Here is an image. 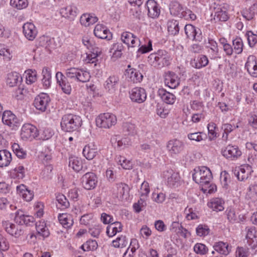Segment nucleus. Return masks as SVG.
<instances>
[{
  "label": "nucleus",
  "mask_w": 257,
  "mask_h": 257,
  "mask_svg": "<svg viewBox=\"0 0 257 257\" xmlns=\"http://www.w3.org/2000/svg\"><path fill=\"white\" fill-rule=\"evenodd\" d=\"M82 122L80 116L70 113L63 116L60 124L63 131L71 132L77 130L81 125Z\"/></svg>",
  "instance_id": "obj_1"
},
{
  "label": "nucleus",
  "mask_w": 257,
  "mask_h": 257,
  "mask_svg": "<svg viewBox=\"0 0 257 257\" xmlns=\"http://www.w3.org/2000/svg\"><path fill=\"white\" fill-rule=\"evenodd\" d=\"M192 177L196 183L202 186L208 185L212 179V173L206 167H198L194 169Z\"/></svg>",
  "instance_id": "obj_2"
},
{
  "label": "nucleus",
  "mask_w": 257,
  "mask_h": 257,
  "mask_svg": "<svg viewBox=\"0 0 257 257\" xmlns=\"http://www.w3.org/2000/svg\"><path fill=\"white\" fill-rule=\"evenodd\" d=\"M148 61L155 66L163 67L170 64V56L165 50H159L157 53L151 54Z\"/></svg>",
  "instance_id": "obj_3"
},
{
  "label": "nucleus",
  "mask_w": 257,
  "mask_h": 257,
  "mask_svg": "<svg viewBox=\"0 0 257 257\" xmlns=\"http://www.w3.org/2000/svg\"><path fill=\"white\" fill-rule=\"evenodd\" d=\"M116 121L115 115L107 112L100 114L96 117V124L99 127L108 128L115 125Z\"/></svg>",
  "instance_id": "obj_4"
},
{
  "label": "nucleus",
  "mask_w": 257,
  "mask_h": 257,
  "mask_svg": "<svg viewBox=\"0 0 257 257\" xmlns=\"http://www.w3.org/2000/svg\"><path fill=\"white\" fill-rule=\"evenodd\" d=\"M163 177L166 179L168 185L170 187L176 188L181 184V178L178 173L172 169H168L163 172Z\"/></svg>",
  "instance_id": "obj_5"
},
{
  "label": "nucleus",
  "mask_w": 257,
  "mask_h": 257,
  "mask_svg": "<svg viewBox=\"0 0 257 257\" xmlns=\"http://www.w3.org/2000/svg\"><path fill=\"white\" fill-rule=\"evenodd\" d=\"M221 153L225 158L230 161L237 160L242 154L237 146L231 145L222 148Z\"/></svg>",
  "instance_id": "obj_6"
},
{
  "label": "nucleus",
  "mask_w": 257,
  "mask_h": 257,
  "mask_svg": "<svg viewBox=\"0 0 257 257\" xmlns=\"http://www.w3.org/2000/svg\"><path fill=\"white\" fill-rule=\"evenodd\" d=\"M81 183L86 190L94 189L97 183V178L92 172H88L82 176L81 178Z\"/></svg>",
  "instance_id": "obj_7"
},
{
  "label": "nucleus",
  "mask_w": 257,
  "mask_h": 257,
  "mask_svg": "<svg viewBox=\"0 0 257 257\" xmlns=\"http://www.w3.org/2000/svg\"><path fill=\"white\" fill-rule=\"evenodd\" d=\"M188 38L193 41L201 42L202 39V32L200 29L191 24H187L184 28Z\"/></svg>",
  "instance_id": "obj_8"
},
{
  "label": "nucleus",
  "mask_w": 257,
  "mask_h": 257,
  "mask_svg": "<svg viewBox=\"0 0 257 257\" xmlns=\"http://www.w3.org/2000/svg\"><path fill=\"white\" fill-rule=\"evenodd\" d=\"M3 226L8 233L16 238L24 233L23 229L21 225H16L9 221H3Z\"/></svg>",
  "instance_id": "obj_9"
},
{
  "label": "nucleus",
  "mask_w": 257,
  "mask_h": 257,
  "mask_svg": "<svg viewBox=\"0 0 257 257\" xmlns=\"http://www.w3.org/2000/svg\"><path fill=\"white\" fill-rule=\"evenodd\" d=\"M50 101L49 95L44 93L39 94L35 99L34 105L36 109L45 111Z\"/></svg>",
  "instance_id": "obj_10"
},
{
  "label": "nucleus",
  "mask_w": 257,
  "mask_h": 257,
  "mask_svg": "<svg viewBox=\"0 0 257 257\" xmlns=\"http://www.w3.org/2000/svg\"><path fill=\"white\" fill-rule=\"evenodd\" d=\"M3 123L10 127L14 128L20 124L19 119L11 111H5L2 115Z\"/></svg>",
  "instance_id": "obj_11"
},
{
  "label": "nucleus",
  "mask_w": 257,
  "mask_h": 257,
  "mask_svg": "<svg viewBox=\"0 0 257 257\" xmlns=\"http://www.w3.org/2000/svg\"><path fill=\"white\" fill-rule=\"evenodd\" d=\"M253 171L250 166L244 165L240 166L234 170V174L239 181H244L247 179Z\"/></svg>",
  "instance_id": "obj_12"
},
{
  "label": "nucleus",
  "mask_w": 257,
  "mask_h": 257,
  "mask_svg": "<svg viewBox=\"0 0 257 257\" xmlns=\"http://www.w3.org/2000/svg\"><path fill=\"white\" fill-rule=\"evenodd\" d=\"M94 34L99 39L110 40L112 38L111 33L105 26L101 24H97L95 26Z\"/></svg>",
  "instance_id": "obj_13"
},
{
  "label": "nucleus",
  "mask_w": 257,
  "mask_h": 257,
  "mask_svg": "<svg viewBox=\"0 0 257 257\" xmlns=\"http://www.w3.org/2000/svg\"><path fill=\"white\" fill-rule=\"evenodd\" d=\"M183 143L177 139L170 140L167 145L168 151L171 155H176L181 153L184 149Z\"/></svg>",
  "instance_id": "obj_14"
},
{
  "label": "nucleus",
  "mask_w": 257,
  "mask_h": 257,
  "mask_svg": "<svg viewBox=\"0 0 257 257\" xmlns=\"http://www.w3.org/2000/svg\"><path fill=\"white\" fill-rule=\"evenodd\" d=\"M56 78L63 92L67 94H70L72 90L71 86L65 75L62 72H58L56 74Z\"/></svg>",
  "instance_id": "obj_15"
},
{
  "label": "nucleus",
  "mask_w": 257,
  "mask_h": 257,
  "mask_svg": "<svg viewBox=\"0 0 257 257\" xmlns=\"http://www.w3.org/2000/svg\"><path fill=\"white\" fill-rule=\"evenodd\" d=\"M130 98L134 102L141 103L145 101L147 98L146 91L141 87L134 88L130 92Z\"/></svg>",
  "instance_id": "obj_16"
},
{
  "label": "nucleus",
  "mask_w": 257,
  "mask_h": 257,
  "mask_svg": "<svg viewBox=\"0 0 257 257\" xmlns=\"http://www.w3.org/2000/svg\"><path fill=\"white\" fill-rule=\"evenodd\" d=\"M38 135L37 128L30 123L23 125L21 130V136L23 139H33Z\"/></svg>",
  "instance_id": "obj_17"
},
{
  "label": "nucleus",
  "mask_w": 257,
  "mask_h": 257,
  "mask_svg": "<svg viewBox=\"0 0 257 257\" xmlns=\"http://www.w3.org/2000/svg\"><path fill=\"white\" fill-rule=\"evenodd\" d=\"M148 10V15L149 17L155 19L160 14V9L159 5L154 0H148L146 4Z\"/></svg>",
  "instance_id": "obj_18"
},
{
  "label": "nucleus",
  "mask_w": 257,
  "mask_h": 257,
  "mask_svg": "<svg viewBox=\"0 0 257 257\" xmlns=\"http://www.w3.org/2000/svg\"><path fill=\"white\" fill-rule=\"evenodd\" d=\"M246 238L249 246L252 249H254L257 246L256 231L254 226H248L246 228Z\"/></svg>",
  "instance_id": "obj_19"
},
{
  "label": "nucleus",
  "mask_w": 257,
  "mask_h": 257,
  "mask_svg": "<svg viewBox=\"0 0 257 257\" xmlns=\"http://www.w3.org/2000/svg\"><path fill=\"white\" fill-rule=\"evenodd\" d=\"M245 68L251 76L257 77V60L255 56L250 55L248 57Z\"/></svg>",
  "instance_id": "obj_20"
},
{
  "label": "nucleus",
  "mask_w": 257,
  "mask_h": 257,
  "mask_svg": "<svg viewBox=\"0 0 257 257\" xmlns=\"http://www.w3.org/2000/svg\"><path fill=\"white\" fill-rule=\"evenodd\" d=\"M125 75L128 80L133 83L140 82L143 78L142 73L135 68L127 69Z\"/></svg>",
  "instance_id": "obj_21"
},
{
  "label": "nucleus",
  "mask_w": 257,
  "mask_h": 257,
  "mask_svg": "<svg viewBox=\"0 0 257 257\" xmlns=\"http://www.w3.org/2000/svg\"><path fill=\"white\" fill-rule=\"evenodd\" d=\"M23 33L26 38L30 41H33L36 37L37 31L35 25L31 23H25L23 27Z\"/></svg>",
  "instance_id": "obj_22"
},
{
  "label": "nucleus",
  "mask_w": 257,
  "mask_h": 257,
  "mask_svg": "<svg viewBox=\"0 0 257 257\" xmlns=\"http://www.w3.org/2000/svg\"><path fill=\"white\" fill-rule=\"evenodd\" d=\"M77 10L75 6L70 5L61 9L60 13L63 17L73 20L77 15Z\"/></svg>",
  "instance_id": "obj_23"
},
{
  "label": "nucleus",
  "mask_w": 257,
  "mask_h": 257,
  "mask_svg": "<svg viewBox=\"0 0 257 257\" xmlns=\"http://www.w3.org/2000/svg\"><path fill=\"white\" fill-rule=\"evenodd\" d=\"M165 83L170 88H176L180 83V79L178 76L173 72H169L165 78Z\"/></svg>",
  "instance_id": "obj_24"
},
{
  "label": "nucleus",
  "mask_w": 257,
  "mask_h": 257,
  "mask_svg": "<svg viewBox=\"0 0 257 257\" xmlns=\"http://www.w3.org/2000/svg\"><path fill=\"white\" fill-rule=\"evenodd\" d=\"M111 144L118 149H123L131 145L130 139L127 138L120 139L119 136H113L110 140Z\"/></svg>",
  "instance_id": "obj_25"
},
{
  "label": "nucleus",
  "mask_w": 257,
  "mask_h": 257,
  "mask_svg": "<svg viewBox=\"0 0 257 257\" xmlns=\"http://www.w3.org/2000/svg\"><path fill=\"white\" fill-rule=\"evenodd\" d=\"M228 18L226 8L224 7L215 8L214 20L216 22H225Z\"/></svg>",
  "instance_id": "obj_26"
},
{
  "label": "nucleus",
  "mask_w": 257,
  "mask_h": 257,
  "mask_svg": "<svg viewBox=\"0 0 257 257\" xmlns=\"http://www.w3.org/2000/svg\"><path fill=\"white\" fill-rule=\"evenodd\" d=\"M158 94L161 99L167 104H172L176 100V96L173 93L168 92L164 89H159Z\"/></svg>",
  "instance_id": "obj_27"
},
{
  "label": "nucleus",
  "mask_w": 257,
  "mask_h": 257,
  "mask_svg": "<svg viewBox=\"0 0 257 257\" xmlns=\"http://www.w3.org/2000/svg\"><path fill=\"white\" fill-rule=\"evenodd\" d=\"M22 81V77L17 72H11L8 74L7 83L10 87L17 86Z\"/></svg>",
  "instance_id": "obj_28"
},
{
  "label": "nucleus",
  "mask_w": 257,
  "mask_h": 257,
  "mask_svg": "<svg viewBox=\"0 0 257 257\" xmlns=\"http://www.w3.org/2000/svg\"><path fill=\"white\" fill-rule=\"evenodd\" d=\"M12 160L11 153L6 150L0 151V167L8 166Z\"/></svg>",
  "instance_id": "obj_29"
},
{
  "label": "nucleus",
  "mask_w": 257,
  "mask_h": 257,
  "mask_svg": "<svg viewBox=\"0 0 257 257\" xmlns=\"http://www.w3.org/2000/svg\"><path fill=\"white\" fill-rule=\"evenodd\" d=\"M97 149L93 144H89L84 147L83 150L84 156L89 160L93 159L96 155Z\"/></svg>",
  "instance_id": "obj_30"
},
{
  "label": "nucleus",
  "mask_w": 257,
  "mask_h": 257,
  "mask_svg": "<svg viewBox=\"0 0 257 257\" xmlns=\"http://www.w3.org/2000/svg\"><path fill=\"white\" fill-rule=\"evenodd\" d=\"M122 225L121 223L117 221L112 222L107 227L106 233L109 236H113L117 232H121Z\"/></svg>",
  "instance_id": "obj_31"
},
{
  "label": "nucleus",
  "mask_w": 257,
  "mask_h": 257,
  "mask_svg": "<svg viewBox=\"0 0 257 257\" xmlns=\"http://www.w3.org/2000/svg\"><path fill=\"white\" fill-rule=\"evenodd\" d=\"M129 189L128 186L126 184L119 183L116 184L114 192L116 191L117 197L123 198L124 196L127 195Z\"/></svg>",
  "instance_id": "obj_32"
},
{
  "label": "nucleus",
  "mask_w": 257,
  "mask_h": 257,
  "mask_svg": "<svg viewBox=\"0 0 257 257\" xmlns=\"http://www.w3.org/2000/svg\"><path fill=\"white\" fill-rule=\"evenodd\" d=\"M60 223L65 228H69L73 224V219L71 215L67 213H62L58 216Z\"/></svg>",
  "instance_id": "obj_33"
},
{
  "label": "nucleus",
  "mask_w": 257,
  "mask_h": 257,
  "mask_svg": "<svg viewBox=\"0 0 257 257\" xmlns=\"http://www.w3.org/2000/svg\"><path fill=\"white\" fill-rule=\"evenodd\" d=\"M42 74L43 78L42 82L43 86L45 88H49L51 84V73L50 68L45 67L42 69Z\"/></svg>",
  "instance_id": "obj_34"
},
{
  "label": "nucleus",
  "mask_w": 257,
  "mask_h": 257,
  "mask_svg": "<svg viewBox=\"0 0 257 257\" xmlns=\"http://www.w3.org/2000/svg\"><path fill=\"white\" fill-rule=\"evenodd\" d=\"M98 21L96 17L93 16L89 14H83L80 19V22L81 25L85 27L93 25Z\"/></svg>",
  "instance_id": "obj_35"
},
{
  "label": "nucleus",
  "mask_w": 257,
  "mask_h": 257,
  "mask_svg": "<svg viewBox=\"0 0 257 257\" xmlns=\"http://www.w3.org/2000/svg\"><path fill=\"white\" fill-rule=\"evenodd\" d=\"M208 63L207 57L205 55H200L191 62L192 66L197 69L206 66Z\"/></svg>",
  "instance_id": "obj_36"
},
{
  "label": "nucleus",
  "mask_w": 257,
  "mask_h": 257,
  "mask_svg": "<svg viewBox=\"0 0 257 257\" xmlns=\"http://www.w3.org/2000/svg\"><path fill=\"white\" fill-rule=\"evenodd\" d=\"M213 247L216 251L225 255H227L230 251L228 244L222 241L216 243Z\"/></svg>",
  "instance_id": "obj_37"
},
{
  "label": "nucleus",
  "mask_w": 257,
  "mask_h": 257,
  "mask_svg": "<svg viewBox=\"0 0 257 257\" xmlns=\"http://www.w3.org/2000/svg\"><path fill=\"white\" fill-rule=\"evenodd\" d=\"M69 160V166L74 171L79 172L82 170V162L79 158L76 157H70Z\"/></svg>",
  "instance_id": "obj_38"
},
{
  "label": "nucleus",
  "mask_w": 257,
  "mask_h": 257,
  "mask_svg": "<svg viewBox=\"0 0 257 257\" xmlns=\"http://www.w3.org/2000/svg\"><path fill=\"white\" fill-rule=\"evenodd\" d=\"M36 228L38 234L43 237H48L49 235V231L44 221H39L36 223Z\"/></svg>",
  "instance_id": "obj_39"
},
{
  "label": "nucleus",
  "mask_w": 257,
  "mask_h": 257,
  "mask_svg": "<svg viewBox=\"0 0 257 257\" xmlns=\"http://www.w3.org/2000/svg\"><path fill=\"white\" fill-rule=\"evenodd\" d=\"M118 82V78L117 77L111 76L105 81L104 87L108 91L114 90Z\"/></svg>",
  "instance_id": "obj_40"
},
{
  "label": "nucleus",
  "mask_w": 257,
  "mask_h": 257,
  "mask_svg": "<svg viewBox=\"0 0 257 257\" xmlns=\"http://www.w3.org/2000/svg\"><path fill=\"white\" fill-rule=\"evenodd\" d=\"M56 199L58 208L63 209L69 207V202L64 195L59 194L56 196Z\"/></svg>",
  "instance_id": "obj_41"
},
{
  "label": "nucleus",
  "mask_w": 257,
  "mask_h": 257,
  "mask_svg": "<svg viewBox=\"0 0 257 257\" xmlns=\"http://www.w3.org/2000/svg\"><path fill=\"white\" fill-rule=\"evenodd\" d=\"M168 31L170 34L175 35L179 33V22L176 20H172L168 22Z\"/></svg>",
  "instance_id": "obj_42"
},
{
  "label": "nucleus",
  "mask_w": 257,
  "mask_h": 257,
  "mask_svg": "<svg viewBox=\"0 0 257 257\" xmlns=\"http://www.w3.org/2000/svg\"><path fill=\"white\" fill-rule=\"evenodd\" d=\"M183 9L182 6L177 1L172 2L170 5V13L174 16H179Z\"/></svg>",
  "instance_id": "obj_43"
},
{
  "label": "nucleus",
  "mask_w": 257,
  "mask_h": 257,
  "mask_svg": "<svg viewBox=\"0 0 257 257\" xmlns=\"http://www.w3.org/2000/svg\"><path fill=\"white\" fill-rule=\"evenodd\" d=\"M78 68L72 67L66 70L65 76L66 79L71 80L72 81H76L78 75Z\"/></svg>",
  "instance_id": "obj_44"
},
{
  "label": "nucleus",
  "mask_w": 257,
  "mask_h": 257,
  "mask_svg": "<svg viewBox=\"0 0 257 257\" xmlns=\"http://www.w3.org/2000/svg\"><path fill=\"white\" fill-rule=\"evenodd\" d=\"M90 78V75L88 71L78 69L76 82H86L89 80Z\"/></svg>",
  "instance_id": "obj_45"
},
{
  "label": "nucleus",
  "mask_w": 257,
  "mask_h": 257,
  "mask_svg": "<svg viewBox=\"0 0 257 257\" xmlns=\"http://www.w3.org/2000/svg\"><path fill=\"white\" fill-rule=\"evenodd\" d=\"M113 245L115 247L123 248L126 247L128 244L126 237L124 235H121L117 237L116 240L112 241Z\"/></svg>",
  "instance_id": "obj_46"
},
{
  "label": "nucleus",
  "mask_w": 257,
  "mask_h": 257,
  "mask_svg": "<svg viewBox=\"0 0 257 257\" xmlns=\"http://www.w3.org/2000/svg\"><path fill=\"white\" fill-rule=\"evenodd\" d=\"M26 82L28 84L35 82L37 79V74L36 70H28L25 71Z\"/></svg>",
  "instance_id": "obj_47"
},
{
  "label": "nucleus",
  "mask_w": 257,
  "mask_h": 257,
  "mask_svg": "<svg viewBox=\"0 0 257 257\" xmlns=\"http://www.w3.org/2000/svg\"><path fill=\"white\" fill-rule=\"evenodd\" d=\"M13 151L16 155L20 159L25 158L27 154L23 148H21L19 144L14 143L12 146Z\"/></svg>",
  "instance_id": "obj_48"
},
{
  "label": "nucleus",
  "mask_w": 257,
  "mask_h": 257,
  "mask_svg": "<svg viewBox=\"0 0 257 257\" xmlns=\"http://www.w3.org/2000/svg\"><path fill=\"white\" fill-rule=\"evenodd\" d=\"M210 207L212 208L214 211L217 212L222 211L224 209L222 200L219 198L213 199L210 203Z\"/></svg>",
  "instance_id": "obj_49"
},
{
  "label": "nucleus",
  "mask_w": 257,
  "mask_h": 257,
  "mask_svg": "<svg viewBox=\"0 0 257 257\" xmlns=\"http://www.w3.org/2000/svg\"><path fill=\"white\" fill-rule=\"evenodd\" d=\"M10 4L18 10H22L27 8L28 3L27 0H11Z\"/></svg>",
  "instance_id": "obj_50"
},
{
  "label": "nucleus",
  "mask_w": 257,
  "mask_h": 257,
  "mask_svg": "<svg viewBox=\"0 0 257 257\" xmlns=\"http://www.w3.org/2000/svg\"><path fill=\"white\" fill-rule=\"evenodd\" d=\"M11 176L13 178L18 179H23L25 177L24 168L23 166H19L16 168L11 172Z\"/></svg>",
  "instance_id": "obj_51"
},
{
  "label": "nucleus",
  "mask_w": 257,
  "mask_h": 257,
  "mask_svg": "<svg viewBox=\"0 0 257 257\" xmlns=\"http://www.w3.org/2000/svg\"><path fill=\"white\" fill-rule=\"evenodd\" d=\"M232 42L235 53L237 54L241 53L243 46L242 39L240 38H236Z\"/></svg>",
  "instance_id": "obj_52"
},
{
  "label": "nucleus",
  "mask_w": 257,
  "mask_h": 257,
  "mask_svg": "<svg viewBox=\"0 0 257 257\" xmlns=\"http://www.w3.org/2000/svg\"><path fill=\"white\" fill-rule=\"evenodd\" d=\"M122 128L125 135H133L135 133V125L129 122H125L123 123Z\"/></svg>",
  "instance_id": "obj_53"
},
{
  "label": "nucleus",
  "mask_w": 257,
  "mask_h": 257,
  "mask_svg": "<svg viewBox=\"0 0 257 257\" xmlns=\"http://www.w3.org/2000/svg\"><path fill=\"white\" fill-rule=\"evenodd\" d=\"M194 251L201 255L206 254L208 251L207 247L202 243H196L194 246Z\"/></svg>",
  "instance_id": "obj_54"
},
{
  "label": "nucleus",
  "mask_w": 257,
  "mask_h": 257,
  "mask_svg": "<svg viewBox=\"0 0 257 257\" xmlns=\"http://www.w3.org/2000/svg\"><path fill=\"white\" fill-rule=\"evenodd\" d=\"M220 182L223 187L227 188L228 183L230 182L229 175L226 171L222 172L220 174Z\"/></svg>",
  "instance_id": "obj_55"
},
{
  "label": "nucleus",
  "mask_w": 257,
  "mask_h": 257,
  "mask_svg": "<svg viewBox=\"0 0 257 257\" xmlns=\"http://www.w3.org/2000/svg\"><path fill=\"white\" fill-rule=\"evenodd\" d=\"M225 212L226 213L227 219L230 222L233 223L236 221L237 216L234 209L230 208H228Z\"/></svg>",
  "instance_id": "obj_56"
},
{
  "label": "nucleus",
  "mask_w": 257,
  "mask_h": 257,
  "mask_svg": "<svg viewBox=\"0 0 257 257\" xmlns=\"http://www.w3.org/2000/svg\"><path fill=\"white\" fill-rule=\"evenodd\" d=\"M90 52L91 53L88 55L87 58L88 59L92 60L101 54V50L98 47L95 46L94 48L90 50Z\"/></svg>",
  "instance_id": "obj_57"
},
{
  "label": "nucleus",
  "mask_w": 257,
  "mask_h": 257,
  "mask_svg": "<svg viewBox=\"0 0 257 257\" xmlns=\"http://www.w3.org/2000/svg\"><path fill=\"white\" fill-rule=\"evenodd\" d=\"M119 162L121 167L124 169L130 170L133 168V163L130 160H128L123 157H120Z\"/></svg>",
  "instance_id": "obj_58"
},
{
  "label": "nucleus",
  "mask_w": 257,
  "mask_h": 257,
  "mask_svg": "<svg viewBox=\"0 0 257 257\" xmlns=\"http://www.w3.org/2000/svg\"><path fill=\"white\" fill-rule=\"evenodd\" d=\"M134 35L130 32H125L122 33L121 36V39L122 41L126 44L128 47H130V40Z\"/></svg>",
  "instance_id": "obj_59"
},
{
  "label": "nucleus",
  "mask_w": 257,
  "mask_h": 257,
  "mask_svg": "<svg viewBox=\"0 0 257 257\" xmlns=\"http://www.w3.org/2000/svg\"><path fill=\"white\" fill-rule=\"evenodd\" d=\"M208 44L209 45L207 46V47L210 49L213 54L216 55H217L218 53V49L217 43L212 39H208Z\"/></svg>",
  "instance_id": "obj_60"
},
{
  "label": "nucleus",
  "mask_w": 257,
  "mask_h": 257,
  "mask_svg": "<svg viewBox=\"0 0 257 257\" xmlns=\"http://www.w3.org/2000/svg\"><path fill=\"white\" fill-rule=\"evenodd\" d=\"M249 16H244V17L247 20H251L254 15H257V2L254 3L249 8Z\"/></svg>",
  "instance_id": "obj_61"
},
{
  "label": "nucleus",
  "mask_w": 257,
  "mask_h": 257,
  "mask_svg": "<svg viewBox=\"0 0 257 257\" xmlns=\"http://www.w3.org/2000/svg\"><path fill=\"white\" fill-rule=\"evenodd\" d=\"M209 233V228L207 226L199 225L196 228V233L200 236H205Z\"/></svg>",
  "instance_id": "obj_62"
},
{
  "label": "nucleus",
  "mask_w": 257,
  "mask_h": 257,
  "mask_svg": "<svg viewBox=\"0 0 257 257\" xmlns=\"http://www.w3.org/2000/svg\"><path fill=\"white\" fill-rule=\"evenodd\" d=\"M9 248V243L7 239L0 234V251H6Z\"/></svg>",
  "instance_id": "obj_63"
},
{
  "label": "nucleus",
  "mask_w": 257,
  "mask_h": 257,
  "mask_svg": "<svg viewBox=\"0 0 257 257\" xmlns=\"http://www.w3.org/2000/svg\"><path fill=\"white\" fill-rule=\"evenodd\" d=\"M9 248V243L7 239L0 234V251H6Z\"/></svg>",
  "instance_id": "obj_64"
}]
</instances>
